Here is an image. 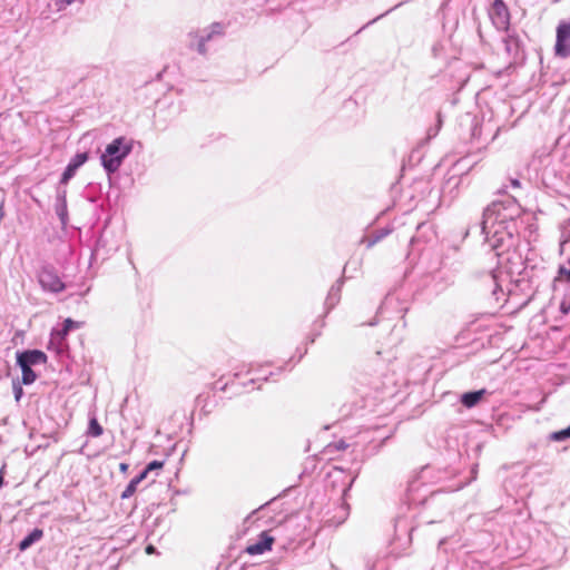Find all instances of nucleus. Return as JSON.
Wrapping results in <instances>:
<instances>
[{
    "instance_id": "obj_1",
    "label": "nucleus",
    "mask_w": 570,
    "mask_h": 570,
    "mask_svg": "<svg viewBox=\"0 0 570 570\" xmlns=\"http://www.w3.org/2000/svg\"><path fill=\"white\" fill-rule=\"evenodd\" d=\"M130 145H107L101 155V163L109 174L118 170L122 159L130 153Z\"/></svg>"
},
{
    "instance_id": "obj_2",
    "label": "nucleus",
    "mask_w": 570,
    "mask_h": 570,
    "mask_svg": "<svg viewBox=\"0 0 570 570\" xmlns=\"http://www.w3.org/2000/svg\"><path fill=\"white\" fill-rule=\"evenodd\" d=\"M489 17L493 26L501 31L509 28L510 13L508 7L502 0H494L489 9Z\"/></svg>"
},
{
    "instance_id": "obj_3",
    "label": "nucleus",
    "mask_w": 570,
    "mask_h": 570,
    "mask_svg": "<svg viewBox=\"0 0 570 570\" xmlns=\"http://www.w3.org/2000/svg\"><path fill=\"white\" fill-rule=\"evenodd\" d=\"M554 52L558 57L570 56V22L561 21L557 28Z\"/></svg>"
},
{
    "instance_id": "obj_4",
    "label": "nucleus",
    "mask_w": 570,
    "mask_h": 570,
    "mask_svg": "<svg viewBox=\"0 0 570 570\" xmlns=\"http://www.w3.org/2000/svg\"><path fill=\"white\" fill-rule=\"evenodd\" d=\"M223 32L220 24L215 23L208 30H204L202 35H189L190 47L196 46L197 51L200 55L207 52L206 42L210 41L214 37L220 36Z\"/></svg>"
},
{
    "instance_id": "obj_5",
    "label": "nucleus",
    "mask_w": 570,
    "mask_h": 570,
    "mask_svg": "<svg viewBox=\"0 0 570 570\" xmlns=\"http://www.w3.org/2000/svg\"><path fill=\"white\" fill-rule=\"evenodd\" d=\"M39 283L41 284L43 289L55 293L61 292L65 288V284L56 274V272L47 267L41 269L39 274Z\"/></svg>"
},
{
    "instance_id": "obj_6",
    "label": "nucleus",
    "mask_w": 570,
    "mask_h": 570,
    "mask_svg": "<svg viewBox=\"0 0 570 570\" xmlns=\"http://www.w3.org/2000/svg\"><path fill=\"white\" fill-rule=\"evenodd\" d=\"M275 538L271 535L268 531H263L258 541L256 543L248 544L245 552L249 556L263 554L272 550Z\"/></svg>"
},
{
    "instance_id": "obj_7",
    "label": "nucleus",
    "mask_w": 570,
    "mask_h": 570,
    "mask_svg": "<svg viewBox=\"0 0 570 570\" xmlns=\"http://www.w3.org/2000/svg\"><path fill=\"white\" fill-rule=\"evenodd\" d=\"M47 362V355L39 350H29L18 354L17 363H23L29 366L37 364H45Z\"/></svg>"
},
{
    "instance_id": "obj_8",
    "label": "nucleus",
    "mask_w": 570,
    "mask_h": 570,
    "mask_svg": "<svg viewBox=\"0 0 570 570\" xmlns=\"http://www.w3.org/2000/svg\"><path fill=\"white\" fill-rule=\"evenodd\" d=\"M559 283H566L568 285V295L560 304L561 311L566 314L570 311V267H559L558 275L554 278V284L557 285Z\"/></svg>"
},
{
    "instance_id": "obj_9",
    "label": "nucleus",
    "mask_w": 570,
    "mask_h": 570,
    "mask_svg": "<svg viewBox=\"0 0 570 570\" xmlns=\"http://www.w3.org/2000/svg\"><path fill=\"white\" fill-rule=\"evenodd\" d=\"M88 159L87 153L77 154L67 166L61 176V184H67L76 174L77 169L82 166Z\"/></svg>"
},
{
    "instance_id": "obj_10",
    "label": "nucleus",
    "mask_w": 570,
    "mask_h": 570,
    "mask_svg": "<svg viewBox=\"0 0 570 570\" xmlns=\"http://www.w3.org/2000/svg\"><path fill=\"white\" fill-rule=\"evenodd\" d=\"M392 233L390 228H381L372 232L371 234L364 236L361 239V244L365 246L366 249L373 248L376 244L382 242L385 237H387Z\"/></svg>"
},
{
    "instance_id": "obj_11",
    "label": "nucleus",
    "mask_w": 570,
    "mask_h": 570,
    "mask_svg": "<svg viewBox=\"0 0 570 570\" xmlns=\"http://www.w3.org/2000/svg\"><path fill=\"white\" fill-rule=\"evenodd\" d=\"M146 479V472H141L139 475L135 476L129 484L126 487V489L122 491L120 498L122 500L129 499L135 494L137 491L138 484Z\"/></svg>"
},
{
    "instance_id": "obj_12",
    "label": "nucleus",
    "mask_w": 570,
    "mask_h": 570,
    "mask_svg": "<svg viewBox=\"0 0 570 570\" xmlns=\"http://www.w3.org/2000/svg\"><path fill=\"white\" fill-rule=\"evenodd\" d=\"M43 537V531L41 529H33L20 543L19 549L21 551L30 548L35 542L39 541Z\"/></svg>"
},
{
    "instance_id": "obj_13",
    "label": "nucleus",
    "mask_w": 570,
    "mask_h": 570,
    "mask_svg": "<svg viewBox=\"0 0 570 570\" xmlns=\"http://www.w3.org/2000/svg\"><path fill=\"white\" fill-rule=\"evenodd\" d=\"M484 394V390L464 393L461 397L462 404L470 409L476 405Z\"/></svg>"
},
{
    "instance_id": "obj_14",
    "label": "nucleus",
    "mask_w": 570,
    "mask_h": 570,
    "mask_svg": "<svg viewBox=\"0 0 570 570\" xmlns=\"http://www.w3.org/2000/svg\"><path fill=\"white\" fill-rule=\"evenodd\" d=\"M22 372V383L29 385L37 380V374L32 371L31 366L18 363Z\"/></svg>"
},
{
    "instance_id": "obj_15",
    "label": "nucleus",
    "mask_w": 570,
    "mask_h": 570,
    "mask_svg": "<svg viewBox=\"0 0 570 570\" xmlns=\"http://www.w3.org/2000/svg\"><path fill=\"white\" fill-rule=\"evenodd\" d=\"M79 324L73 322L71 318H66L65 322H63V327L61 331H58L56 333L52 334V338H59V340H65L66 336L68 335L69 331L73 327H78Z\"/></svg>"
},
{
    "instance_id": "obj_16",
    "label": "nucleus",
    "mask_w": 570,
    "mask_h": 570,
    "mask_svg": "<svg viewBox=\"0 0 570 570\" xmlns=\"http://www.w3.org/2000/svg\"><path fill=\"white\" fill-rule=\"evenodd\" d=\"M104 429L99 424L98 420L96 417L90 419L89 426H88V434L92 438H99L102 435Z\"/></svg>"
},
{
    "instance_id": "obj_17",
    "label": "nucleus",
    "mask_w": 570,
    "mask_h": 570,
    "mask_svg": "<svg viewBox=\"0 0 570 570\" xmlns=\"http://www.w3.org/2000/svg\"><path fill=\"white\" fill-rule=\"evenodd\" d=\"M163 465H164L163 461H153L147 464V466L145 468V470L142 472H146V475H147L150 471L161 469Z\"/></svg>"
},
{
    "instance_id": "obj_18",
    "label": "nucleus",
    "mask_w": 570,
    "mask_h": 570,
    "mask_svg": "<svg viewBox=\"0 0 570 570\" xmlns=\"http://www.w3.org/2000/svg\"><path fill=\"white\" fill-rule=\"evenodd\" d=\"M347 444L344 441H337L328 444V449H333L336 451H344L347 449Z\"/></svg>"
},
{
    "instance_id": "obj_19",
    "label": "nucleus",
    "mask_w": 570,
    "mask_h": 570,
    "mask_svg": "<svg viewBox=\"0 0 570 570\" xmlns=\"http://www.w3.org/2000/svg\"><path fill=\"white\" fill-rule=\"evenodd\" d=\"M128 469H129V464L128 463L122 462V463L119 464V470H120L121 473L126 474L128 472Z\"/></svg>"
},
{
    "instance_id": "obj_20",
    "label": "nucleus",
    "mask_w": 570,
    "mask_h": 570,
    "mask_svg": "<svg viewBox=\"0 0 570 570\" xmlns=\"http://www.w3.org/2000/svg\"><path fill=\"white\" fill-rule=\"evenodd\" d=\"M554 439L556 440H563V439H567V436H563V430L554 433Z\"/></svg>"
},
{
    "instance_id": "obj_21",
    "label": "nucleus",
    "mask_w": 570,
    "mask_h": 570,
    "mask_svg": "<svg viewBox=\"0 0 570 570\" xmlns=\"http://www.w3.org/2000/svg\"><path fill=\"white\" fill-rule=\"evenodd\" d=\"M154 551H155V547L154 546L149 544V546L146 547V553L147 554H151V553H154Z\"/></svg>"
},
{
    "instance_id": "obj_22",
    "label": "nucleus",
    "mask_w": 570,
    "mask_h": 570,
    "mask_svg": "<svg viewBox=\"0 0 570 570\" xmlns=\"http://www.w3.org/2000/svg\"><path fill=\"white\" fill-rule=\"evenodd\" d=\"M511 185L514 187V188H519L521 186L520 181L518 179H512L511 180Z\"/></svg>"
},
{
    "instance_id": "obj_23",
    "label": "nucleus",
    "mask_w": 570,
    "mask_h": 570,
    "mask_svg": "<svg viewBox=\"0 0 570 570\" xmlns=\"http://www.w3.org/2000/svg\"><path fill=\"white\" fill-rule=\"evenodd\" d=\"M563 436L570 438V426L563 430Z\"/></svg>"
},
{
    "instance_id": "obj_24",
    "label": "nucleus",
    "mask_w": 570,
    "mask_h": 570,
    "mask_svg": "<svg viewBox=\"0 0 570 570\" xmlns=\"http://www.w3.org/2000/svg\"><path fill=\"white\" fill-rule=\"evenodd\" d=\"M21 393H22V390H21V387H19V389L17 390V392H16V399H17V400H19V399H20Z\"/></svg>"
},
{
    "instance_id": "obj_25",
    "label": "nucleus",
    "mask_w": 570,
    "mask_h": 570,
    "mask_svg": "<svg viewBox=\"0 0 570 570\" xmlns=\"http://www.w3.org/2000/svg\"><path fill=\"white\" fill-rule=\"evenodd\" d=\"M3 484V475H2V471L0 472V487Z\"/></svg>"
},
{
    "instance_id": "obj_26",
    "label": "nucleus",
    "mask_w": 570,
    "mask_h": 570,
    "mask_svg": "<svg viewBox=\"0 0 570 570\" xmlns=\"http://www.w3.org/2000/svg\"><path fill=\"white\" fill-rule=\"evenodd\" d=\"M112 142L119 144V142H122V140H121V138H117Z\"/></svg>"
},
{
    "instance_id": "obj_27",
    "label": "nucleus",
    "mask_w": 570,
    "mask_h": 570,
    "mask_svg": "<svg viewBox=\"0 0 570 570\" xmlns=\"http://www.w3.org/2000/svg\"><path fill=\"white\" fill-rule=\"evenodd\" d=\"M377 19H380V17L374 18V20H371V23H374V21H377Z\"/></svg>"
},
{
    "instance_id": "obj_28",
    "label": "nucleus",
    "mask_w": 570,
    "mask_h": 570,
    "mask_svg": "<svg viewBox=\"0 0 570 570\" xmlns=\"http://www.w3.org/2000/svg\"><path fill=\"white\" fill-rule=\"evenodd\" d=\"M377 19H380V17L374 18V20H371V23H374V21H377Z\"/></svg>"
}]
</instances>
